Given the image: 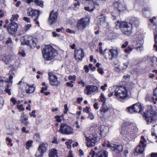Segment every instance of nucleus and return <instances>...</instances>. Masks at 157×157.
<instances>
[{
    "mask_svg": "<svg viewBox=\"0 0 157 157\" xmlns=\"http://www.w3.org/2000/svg\"><path fill=\"white\" fill-rule=\"evenodd\" d=\"M41 49L43 56L46 60L52 59L57 53L56 50L50 45H46Z\"/></svg>",
    "mask_w": 157,
    "mask_h": 157,
    "instance_id": "f257e3e1",
    "label": "nucleus"
},
{
    "mask_svg": "<svg viewBox=\"0 0 157 157\" xmlns=\"http://www.w3.org/2000/svg\"><path fill=\"white\" fill-rule=\"evenodd\" d=\"M115 91L114 95L117 99H125L128 96L127 91L124 87L120 86H113V87H109V90L110 91L112 89Z\"/></svg>",
    "mask_w": 157,
    "mask_h": 157,
    "instance_id": "f03ea898",
    "label": "nucleus"
},
{
    "mask_svg": "<svg viewBox=\"0 0 157 157\" xmlns=\"http://www.w3.org/2000/svg\"><path fill=\"white\" fill-rule=\"evenodd\" d=\"M21 44L30 46L32 48H34L36 46L37 40L32 36L25 35L21 38Z\"/></svg>",
    "mask_w": 157,
    "mask_h": 157,
    "instance_id": "7ed1b4c3",
    "label": "nucleus"
},
{
    "mask_svg": "<svg viewBox=\"0 0 157 157\" xmlns=\"http://www.w3.org/2000/svg\"><path fill=\"white\" fill-rule=\"evenodd\" d=\"M126 123L123 124L122 127L121 133L123 136L128 139L132 138L135 135V131L133 129L131 128L128 126L125 127Z\"/></svg>",
    "mask_w": 157,
    "mask_h": 157,
    "instance_id": "20e7f679",
    "label": "nucleus"
},
{
    "mask_svg": "<svg viewBox=\"0 0 157 157\" xmlns=\"http://www.w3.org/2000/svg\"><path fill=\"white\" fill-rule=\"evenodd\" d=\"M90 21V18L88 17H85L78 20L76 25L78 29L80 31H83L89 25Z\"/></svg>",
    "mask_w": 157,
    "mask_h": 157,
    "instance_id": "39448f33",
    "label": "nucleus"
},
{
    "mask_svg": "<svg viewBox=\"0 0 157 157\" xmlns=\"http://www.w3.org/2000/svg\"><path fill=\"white\" fill-rule=\"evenodd\" d=\"M59 132L64 135H71L74 133L73 128L67 125L62 124L60 126Z\"/></svg>",
    "mask_w": 157,
    "mask_h": 157,
    "instance_id": "423d86ee",
    "label": "nucleus"
},
{
    "mask_svg": "<svg viewBox=\"0 0 157 157\" xmlns=\"http://www.w3.org/2000/svg\"><path fill=\"white\" fill-rule=\"evenodd\" d=\"M18 27V24L15 22H10L7 27V31L9 34L15 36Z\"/></svg>",
    "mask_w": 157,
    "mask_h": 157,
    "instance_id": "0eeeda50",
    "label": "nucleus"
},
{
    "mask_svg": "<svg viewBox=\"0 0 157 157\" xmlns=\"http://www.w3.org/2000/svg\"><path fill=\"white\" fill-rule=\"evenodd\" d=\"M128 112L131 113H141L143 110V108L140 103H136L133 105L128 108Z\"/></svg>",
    "mask_w": 157,
    "mask_h": 157,
    "instance_id": "6e6552de",
    "label": "nucleus"
},
{
    "mask_svg": "<svg viewBox=\"0 0 157 157\" xmlns=\"http://www.w3.org/2000/svg\"><path fill=\"white\" fill-rule=\"evenodd\" d=\"M154 112H151V114L144 113L142 115L144 117V119L145 120L147 124L153 122L156 120L155 115H154Z\"/></svg>",
    "mask_w": 157,
    "mask_h": 157,
    "instance_id": "1a4fd4ad",
    "label": "nucleus"
},
{
    "mask_svg": "<svg viewBox=\"0 0 157 157\" xmlns=\"http://www.w3.org/2000/svg\"><path fill=\"white\" fill-rule=\"evenodd\" d=\"M58 15L57 11L52 10L50 12L48 19V22L50 25L56 23Z\"/></svg>",
    "mask_w": 157,
    "mask_h": 157,
    "instance_id": "9d476101",
    "label": "nucleus"
},
{
    "mask_svg": "<svg viewBox=\"0 0 157 157\" xmlns=\"http://www.w3.org/2000/svg\"><path fill=\"white\" fill-rule=\"evenodd\" d=\"M48 144L47 143H42L40 144L38 148V151L35 154L36 157H42L44 152L46 151Z\"/></svg>",
    "mask_w": 157,
    "mask_h": 157,
    "instance_id": "9b49d317",
    "label": "nucleus"
},
{
    "mask_svg": "<svg viewBox=\"0 0 157 157\" xmlns=\"http://www.w3.org/2000/svg\"><path fill=\"white\" fill-rule=\"evenodd\" d=\"M132 26L131 24L126 22L121 30L123 33L128 36H129L132 33Z\"/></svg>",
    "mask_w": 157,
    "mask_h": 157,
    "instance_id": "f8f14e48",
    "label": "nucleus"
},
{
    "mask_svg": "<svg viewBox=\"0 0 157 157\" xmlns=\"http://www.w3.org/2000/svg\"><path fill=\"white\" fill-rule=\"evenodd\" d=\"M27 15L34 18V21L36 24L39 25V22L38 21L39 16L40 14V10H30L27 12Z\"/></svg>",
    "mask_w": 157,
    "mask_h": 157,
    "instance_id": "ddd939ff",
    "label": "nucleus"
},
{
    "mask_svg": "<svg viewBox=\"0 0 157 157\" xmlns=\"http://www.w3.org/2000/svg\"><path fill=\"white\" fill-rule=\"evenodd\" d=\"M141 138L142 140L140 141V144L136 147V151L139 153L142 154L144 151L145 147L146 146V145L144 144L146 141L144 136H141Z\"/></svg>",
    "mask_w": 157,
    "mask_h": 157,
    "instance_id": "4468645a",
    "label": "nucleus"
},
{
    "mask_svg": "<svg viewBox=\"0 0 157 157\" xmlns=\"http://www.w3.org/2000/svg\"><path fill=\"white\" fill-rule=\"evenodd\" d=\"M49 82L52 86H57L59 84V81L58 80L57 77L52 73H48Z\"/></svg>",
    "mask_w": 157,
    "mask_h": 157,
    "instance_id": "2eb2a0df",
    "label": "nucleus"
},
{
    "mask_svg": "<svg viewBox=\"0 0 157 157\" xmlns=\"http://www.w3.org/2000/svg\"><path fill=\"white\" fill-rule=\"evenodd\" d=\"M86 144L88 147H91L94 146L95 144L97 143L98 141V138L97 136H94L93 137H86Z\"/></svg>",
    "mask_w": 157,
    "mask_h": 157,
    "instance_id": "dca6fc26",
    "label": "nucleus"
},
{
    "mask_svg": "<svg viewBox=\"0 0 157 157\" xmlns=\"http://www.w3.org/2000/svg\"><path fill=\"white\" fill-rule=\"evenodd\" d=\"M98 88L97 86L92 85L87 86L85 87L84 92L87 95H90L98 91Z\"/></svg>",
    "mask_w": 157,
    "mask_h": 157,
    "instance_id": "f3484780",
    "label": "nucleus"
},
{
    "mask_svg": "<svg viewBox=\"0 0 157 157\" xmlns=\"http://www.w3.org/2000/svg\"><path fill=\"white\" fill-rule=\"evenodd\" d=\"M110 53L109 54L108 56L107 57L106 55H105V58L106 59L107 58L110 59H112L116 58L118 54V48L116 49H111L109 50Z\"/></svg>",
    "mask_w": 157,
    "mask_h": 157,
    "instance_id": "a211bd4d",
    "label": "nucleus"
},
{
    "mask_svg": "<svg viewBox=\"0 0 157 157\" xmlns=\"http://www.w3.org/2000/svg\"><path fill=\"white\" fill-rule=\"evenodd\" d=\"M84 56V53L82 49L79 48L75 50V57L76 59L77 58L79 60H82Z\"/></svg>",
    "mask_w": 157,
    "mask_h": 157,
    "instance_id": "6ab92c4d",
    "label": "nucleus"
},
{
    "mask_svg": "<svg viewBox=\"0 0 157 157\" xmlns=\"http://www.w3.org/2000/svg\"><path fill=\"white\" fill-rule=\"evenodd\" d=\"M109 108L105 104H102L101 107V109L99 110L100 114H98L100 117H103L105 115V113L107 112Z\"/></svg>",
    "mask_w": 157,
    "mask_h": 157,
    "instance_id": "aec40b11",
    "label": "nucleus"
},
{
    "mask_svg": "<svg viewBox=\"0 0 157 157\" xmlns=\"http://www.w3.org/2000/svg\"><path fill=\"white\" fill-rule=\"evenodd\" d=\"M111 146L112 147V150L117 153L121 152L123 150V146L121 145H117L112 144Z\"/></svg>",
    "mask_w": 157,
    "mask_h": 157,
    "instance_id": "412c9836",
    "label": "nucleus"
},
{
    "mask_svg": "<svg viewBox=\"0 0 157 157\" xmlns=\"http://www.w3.org/2000/svg\"><path fill=\"white\" fill-rule=\"evenodd\" d=\"M139 19L136 17H132L130 20V23L131 26L132 25H135L136 27H138L139 24Z\"/></svg>",
    "mask_w": 157,
    "mask_h": 157,
    "instance_id": "4be33fe9",
    "label": "nucleus"
},
{
    "mask_svg": "<svg viewBox=\"0 0 157 157\" xmlns=\"http://www.w3.org/2000/svg\"><path fill=\"white\" fill-rule=\"evenodd\" d=\"M97 17L98 19V26L99 25H101L105 23L106 18L103 14H101L100 15L98 16Z\"/></svg>",
    "mask_w": 157,
    "mask_h": 157,
    "instance_id": "5701e85b",
    "label": "nucleus"
},
{
    "mask_svg": "<svg viewBox=\"0 0 157 157\" xmlns=\"http://www.w3.org/2000/svg\"><path fill=\"white\" fill-rule=\"evenodd\" d=\"M108 153L107 151L101 150L96 154L95 157H108Z\"/></svg>",
    "mask_w": 157,
    "mask_h": 157,
    "instance_id": "b1692460",
    "label": "nucleus"
},
{
    "mask_svg": "<svg viewBox=\"0 0 157 157\" xmlns=\"http://www.w3.org/2000/svg\"><path fill=\"white\" fill-rule=\"evenodd\" d=\"M113 7L114 9H117L118 10H120V9L124 10L123 7H122V5L119 1L115 2L113 5Z\"/></svg>",
    "mask_w": 157,
    "mask_h": 157,
    "instance_id": "393cba45",
    "label": "nucleus"
},
{
    "mask_svg": "<svg viewBox=\"0 0 157 157\" xmlns=\"http://www.w3.org/2000/svg\"><path fill=\"white\" fill-rule=\"evenodd\" d=\"M126 22L125 21L120 22L119 21H117L115 23L116 28V29H119L121 28V29L123 26L125 25V24Z\"/></svg>",
    "mask_w": 157,
    "mask_h": 157,
    "instance_id": "a878e982",
    "label": "nucleus"
},
{
    "mask_svg": "<svg viewBox=\"0 0 157 157\" xmlns=\"http://www.w3.org/2000/svg\"><path fill=\"white\" fill-rule=\"evenodd\" d=\"M154 35L155 41L156 44H155L154 45V48L156 51H157V28H155L154 29Z\"/></svg>",
    "mask_w": 157,
    "mask_h": 157,
    "instance_id": "bb28decb",
    "label": "nucleus"
},
{
    "mask_svg": "<svg viewBox=\"0 0 157 157\" xmlns=\"http://www.w3.org/2000/svg\"><path fill=\"white\" fill-rule=\"evenodd\" d=\"M48 155L49 157H58L57 150L54 149H52Z\"/></svg>",
    "mask_w": 157,
    "mask_h": 157,
    "instance_id": "cd10ccee",
    "label": "nucleus"
},
{
    "mask_svg": "<svg viewBox=\"0 0 157 157\" xmlns=\"http://www.w3.org/2000/svg\"><path fill=\"white\" fill-rule=\"evenodd\" d=\"M35 87L34 85L28 86V87L26 88V92L27 93L31 94L35 90Z\"/></svg>",
    "mask_w": 157,
    "mask_h": 157,
    "instance_id": "c85d7f7f",
    "label": "nucleus"
},
{
    "mask_svg": "<svg viewBox=\"0 0 157 157\" xmlns=\"http://www.w3.org/2000/svg\"><path fill=\"white\" fill-rule=\"evenodd\" d=\"M145 100L146 101H151L153 102L154 104L156 103L157 101V98H155V97H150L148 95H147L146 97Z\"/></svg>",
    "mask_w": 157,
    "mask_h": 157,
    "instance_id": "c756f323",
    "label": "nucleus"
},
{
    "mask_svg": "<svg viewBox=\"0 0 157 157\" xmlns=\"http://www.w3.org/2000/svg\"><path fill=\"white\" fill-rule=\"evenodd\" d=\"M85 10H98L99 9V5L97 3H95L94 4L93 7L92 8H90L89 6L85 7L84 8Z\"/></svg>",
    "mask_w": 157,
    "mask_h": 157,
    "instance_id": "7c9ffc66",
    "label": "nucleus"
},
{
    "mask_svg": "<svg viewBox=\"0 0 157 157\" xmlns=\"http://www.w3.org/2000/svg\"><path fill=\"white\" fill-rule=\"evenodd\" d=\"M120 10H113L111 13V15L113 17V19L115 20L116 19V17L119 16L120 14Z\"/></svg>",
    "mask_w": 157,
    "mask_h": 157,
    "instance_id": "2f4dec72",
    "label": "nucleus"
},
{
    "mask_svg": "<svg viewBox=\"0 0 157 157\" xmlns=\"http://www.w3.org/2000/svg\"><path fill=\"white\" fill-rule=\"evenodd\" d=\"M34 2L36 5L42 8L43 7V2L41 0H34Z\"/></svg>",
    "mask_w": 157,
    "mask_h": 157,
    "instance_id": "473e14b6",
    "label": "nucleus"
},
{
    "mask_svg": "<svg viewBox=\"0 0 157 157\" xmlns=\"http://www.w3.org/2000/svg\"><path fill=\"white\" fill-rule=\"evenodd\" d=\"M18 17L19 15L18 14L12 15V17L10 19L11 22H14V21L17 20Z\"/></svg>",
    "mask_w": 157,
    "mask_h": 157,
    "instance_id": "72a5a7b5",
    "label": "nucleus"
},
{
    "mask_svg": "<svg viewBox=\"0 0 157 157\" xmlns=\"http://www.w3.org/2000/svg\"><path fill=\"white\" fill-rule=\"evenodd\" d=\"M106 98L105 97L104 94L102 93L101 94L100 101L102 102V104H105Z\"/></svg>",
    "mask_w": 157,
    "mask_h": 157,
    "instance_id": "f704fd0d",
    "label": "nucleus"
},
{
    "mask_svg": "<svg viewBox=\"0 0 157 157\" xmlns=\"http://www.w3.org/2000/svg\"><path fill=\"white\" fill-rule=\"evenodd\" d=\"M4 82H7L6 78L4 77H1L0 78V86H3Z\"/></svg>",
    "mask_w": 157,
    "mask_h": 157,
    "instance_id": "c9c22d12",
    "label": "nucleus"
},
{
    "mask_svg": "<svg viewBox=\"0 0 157 157\" xmlns=\"http://www.w3.org/2000/svg\"><path fill=\"white\" fill-rule=\"evenodd\" d=\"M154 112V115H155V113H156L155 112V110L153 109L152 106L150 105L149 107L148 110H147V113H149L151 114V112Z\"/></svg>",
    "mask_w": 157,
    "mask_h": 157,
    "instance_id": "e433bc0d",
    "label": "nucleus"
},
{
    "mask_svg": "<svg viewBox=\"0 0 157 157\" xmlns=\"http://www.w3.org/2000/svg\"><path fill=\"white\" fill-rule=\"evenodd\" d=\"M121 66L119 64H116L115 65V70L117 72L122 71V69H121Z\"/></svg>",
    "mask_w": 157,
    "mask_h": 157,
    "instance_id": "4c0bfd02",
    "label": "nucleus"
},
{
    "mask_svg": "<svg viewBox=\"0 0 157 157\" xmlns=\"http://www.w3.org/2000/svg\"><path fill=\"white\" fill-rule=\"evenodd\" d=\"M107 50V48H105L104 49V51H103L102 49V47H100L99 48V53L101 54H102L103 55H105V53L106 52V50Z\"/></svg>",
    "mask_w": 157,
    "mask_h": 157,
    "instance_id": "58836bf2",
    "label": "nucleus"
},
{
    "mask_svg": "<svg viewBox=\"0 0 157 157\" xmlns=\"http://www.w3.org/2000/svg\"><path fill=\"white\" fill-rule=\"evenodd\" d=\"M13 78V75H10L9 77V79H6L7 80V83H10L12 84L13 82L12 79Z\"/></svg>",
    "mask_w": 157,
    "mask_h": 157,
    "instance_id": "ea45409f",
    "label": "nucleus"
},
{
    "mask_svg": "<svg viewBox=\"0 0 157 157\" xmlns=\"http://www.w3.org/2000/svg\"><path fill=\"white\" fill-rule=\"evenodd\" d=\"M133 50V48L130 46H128V48L124 50V52L127 53H129L130 52L132 51Z\"/></svg>",
    "mask_w": 157,
    "mask_h": 157,
    "instance_id": "a19ab883",
    "label": "nucleus"
},
{
    "mask_svg": "<svg viewBox=\"0 0 157 157\" xmlns=\"http://www.w3.org/2000/svg\"><path fill=\"white\" fill-rule=\"evenodd\" d=\"M3 60L4 61L5 64H7L9 63V61L10 60V59L9 56H6V57H5V58L3 59Z\"/></svg>",
    "mask_w": 157,
    "mask_h": 157,
    "instance_id": "79ce46f5",
    "label": "nucleus"
},
{
    "mask_svg": "<svg viewBox=\"0 0 157 157\" xmlns=\"http://www.w3.org/2000/svg\"><path fill=\"white\" fill-rule=\"evenodd\" d=\"M34 138L37 142H39L40 141V137L38 134H35L34 136Z\"/></svg>",
    "mask_w": 157,
    "mask_h": 157,
    "instance_id": "37998d69",
    "label": "nucleus"
},
{
    "mask_svg": "<svg viewBox=\"0 0 157 157\" xmlns=\"http://www.w3.org/2000/svg\"><path fill=\"white\" fill-rule=\"evenodd\" d=\"M32 142V141H27L26 143V145L27 146L26 148L27 149H28L31 146Z\"/></svg>",
    "mask_w": 157,
    "mask_h": 157,
    "instance_id": "c03bdc74",
    "label": "nucleus"
},
{
    "mask_svg": "<svg viewBox=\"0 0 157 157\" xmlns=\"http://www.w3.org/2000/svg\"><path fill=\"white\" fill-rule=\"evenodd\" d=\"M73 82H74L73 81H71L70 82H67L66 84L68 86L72 87L74 86V85L73 84Z\"/></svg>",
    "mask_w": 157,
    "mask_h": 157,
    "instance_id": "a18cd8bd",
    "label": "nucleus"
},
{
    "mask_svg": "<svg viewBox=\"0 0 157 157\" xmlns=\"http://www.w3.org/2000/svg\"><path fill=\"white\" fill-rule=\"evenodd\" d=\"M68 78L70 80H73L74 81H75L76 80V76L75 75H74L73 76H69L68 77Z\"/></svg>",
    "mask_w": 157,
    "mask_h": 157,
    "instance_id": "49530a36",
    "label": "nucleus"
},
{
    "mask_svg": "<svg viewBox=\"0 0 157 157\" xmlns=\"http://www.w3.org/2000/svg\"><path fill=\"white\" fill-rule=\"evenodd\" d=\"M129 63V61L127 60V62L124 63L123 64L124 68H127L128 67V65Z\"/></svg>",
    "mask_w": 157,
    "mask_h": 157,
    "instance_id": "de8ad7c7",
    "label": "nucleus"
},
{
    "mask_svg": "<svg viewBox=\"0 0 157 157\" xmlns=\"http://www.w3.org/2000/svg\"><path fill=\"white\" fill-rule=\"evenodd\" d=\"M17 108L19 110H21V111H24L25 110V108L23 107L22 105H17Z\"/></svg>",
    "mask_w": 157,
    "mask_h": 157,
    "instance_id": "09e8293b",
    "label": "nucleus"
},
{
    "mask_svg": "<svg viewBox=\"0 0 157 157\" xmlns=\"http://www.w3.org/2000/svg\"><path fill=\"white\" fill-rule=\"evenodd\" d=\"M36 111L35 110H33L31 113H29L30 116L31 117H36V115L35 114Z\"/></svg>",
    "mask_w": 157,
    "mask_h": 157,
    "instance_id": "8fccbe9b",
    "label": "nucleus"
},
{
    "mask_svg": "<svg viewBox=\"0 0 157 157\" xmlns=\"http://www.w3.org/2000/svg\"><path fill=\"white\" fill-rule=\"evenodd\" d=\"M64 111L63 112V113L64 114H66L67 113V111L68 110V109L67 107V104H65L64 105Z\"/></svg>",
    "mask_w": 157,
    "mask_h": 157,
    "instance_id": "3c124183",
    "label": "nucleus"
},
{
    "mask_svg": "<svg viewBox=\"0 0 157 157\" xmlns=\"http://www.w3.org/2000/svg\"><path fill=\"white\" fill-rule=\"evenodd\" d=\"M97 71L98 73L102 75L104 73L103 69L100 67H99Z\"/></svg>",
    "mask_w": 157,
    "mask_h": 157,
    "instance_id": "603ef678",
    "label": "nucleus"
},
{
    "mask_svg": "<svg viewBox=\"0 0 157 157\" xmlns=\"http://www.w3.org/2000/svg\"><path fill=\"white\" fill-rule=\"evenodd\" d=\"M47 88L48 87L47 86H45L44 87H43L41 88V90H40V92L41 93H44V91H46L47 90Z\"/></svg>",
    "mask_w": 157,
    "mask_h": 157,
    "instance_id": "864d4df0",
    "label": "nucleus"
},
{
    "mask_svg": "<svg viewBox=\"0 0 157 157\" xmlns=\"http://www.w3.org/2000/svg\"><path fill=\"white\" fill-rule=\"evenodd\" d=\"M152 62L153 63V64L152 65V67H154L155 65L157 66V59L156 58L154 59L153 61L152 60Z\"/></svg>",
    "mask_w": 157,
    "mask_h": 157,
    "instance_id": "5fc2aeb1",
    "label": "nucleus"
},
{
    "mask_svg": "<svg viewBox=\"0 0 157 157\" xmlns=\"http://www.w3.org/2000/svg\"><path fill=\"white\" fill-rule=\"evenodd\" d=\"M90 108L88 107H86L85 108H84L83 111L87 113H89Z\"/></svg>",
    "mask_w": 157,
    "mask_h": 157,
    "instance_id": "6e6d98bb",
    "label": "nucleus"
},
{
    "mask_svg": "<svg viewBox=\"0 0 157 157\" xmlns=\"http://www.w3.org/2000/svg\"><path fill=\"white\" fill-rule=\"evenodd\" d=\"M66 31L68 33H70L71 34L72 33H75V31L74 30H72L71 29H67L66 30Z\"/></svg>",
    "mask_w": 157,
    "mask_h": 157,
    "instance_id": "4d7b16f0",
    "label": "nucleus"
},
{
    "mask_svg": "<svg viewBox=\"0 0 157 157\" xmlns=\"http://www.w3.org/2000/svg\"><path fill=\"white\" fill-rule=\"evenodd\" d=\"M23 20L26 22L29 23L30 22V18L28 17H23Z\"/></svg>",
    "mask_w": 157,
    "mask_h": 157,
    "instance_id": "13d9d810",
    "label": "nucleus"
},
{
    "mask_svg": "<svg viewBox=\"0 0 157 157\" xmlns=\"http://www.w3.org/2000/svg\"><path fill=\"white\" fill-rule=\"evenodd\" d=\"M26 115L24 113H23L21 114L20 117V121L22 123H24V121H23L22 117L25 116Z\"/></svg>",
    "mask_w": 157,
    "mask_h": 157,
    "instance_id": "bf43d9fd",
    "label": "nucleus"
},
{
    "mask_svg": "<svg viewBox=\"0 0 157 157\" xmlns=\"http://www.w3.org/2000/svg\"><path fill=\"white\" fill-rule=\"evenodd\" d=\"M10 101L12 102L13 105L16 103L17 101L14 98H12L10 99Z\"/></svg>",
    "mask_w": 157,
    "mask_h": 157,
    "instance_id": "052dcab7",
    "label": "nucleus"
},
{
    "mask_svg": "<svg viewBox=\"0 0 157 157\" xmlns=\"http://www.w3.org/2000/svg\"><path fill=\"white\" fill-rule=\"evenodd\" d=\"M128 44V41H126L124 44H122L121 46L122 48H126Z\"/></svg>",
    "mask_w": 157,
    "mask_h": 157,
    "instance_id": "680f3d73",
    "label": "nucleus"
},
{
    "mask_svg": "<svg viewBox=\"0 0 157 157\" xmlns=\"http://www.w3.org/2000/svg\"><path fill=\"white\" fill-rule=\"evenodd\" d=\"M78 84H81L82 85V86L83 87H84L86 85L85 82L82 80H81L80 81L78 82Z\"/></svg>",
    "mask_w": 157,
    "mask_h": 157,
    "instance_id": "e2e57ef3",
    "label": "nucleus"
},
{
    "mask_svg": "<svg viewBox=\"0 0 157 157\" xmlns=\"http://www.w3.org/2000/svg\"><path fill=\"white\" fill-rule=\"evenodd\" d=\"M153 96L155 98H157V88L153 91Z\"/></svg>",
    "mask_w": 157,
    "mask_h": 157,
    "instance_id": "0e129e2a",
    "label": "nucleus"
},
{
    "mask_svg": "<svg viewBox=\"0 0 157 157\" xmlns=\"http://www.w3.org/2000/svg\"><path fill=\"white\" fill-rule=\"evenodd\" d=\"M12 41L10 37H8L7 40L6 41V44H10L12 43Z\"/></svg>",
    "mask_w": 157,
    "mask_h": 157,
    "instance_id": "69168bd1",
    "label": "nucleus"
},
{
    "mask_svg": "<svg viewBox=\"0 0 157 157\" xmlns=\"http://www.w3.org/2000/svg\"><path fill=\"white\" fill-rule=\"evenodd\" d=\"M89 117L90 118L91 120H93L94 118V117L93 114V113L91 112H89Z\"/></svg>",
    "mask_w": 157,
    "mask_h": 157,
    "instance_id": "338daca9",
    "label": "nucleus"
},
{
    "mask_svg": "<svg viewBox=\"0 0 157 157\" xmlns=\"http://www.w3.org/2000/svg\"><path fill=\"white\" fill-rule=\"evenodd\" d=\"M90 154L91 155V157H94L95 155V152L92 150L90 152Z\"/></svg>",
    "mask_w": 157,
    "mask_h": 157,
    "instance_id": "774afa93",
    "label": "nucleus"
}]
</instances>
